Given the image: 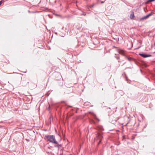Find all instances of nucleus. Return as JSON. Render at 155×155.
<instances>
[{
  "label": "nucleus",
  "mask_w": 155,
  "mask_h": 155,
  "mask_svg": "<svg viewBox=\"0 0 155 155\" xmlns=\"http://www.w3.org/2000/svg\"><path fill=\"white\" fill-rule=\"evenodd\" d=\"M83 15H84V16H85V15H86V13H84H84H83Z\"/></svg>",
  "instance_id": "nucleus-15"
},
{
  "label": "nucleus",
  "mask_w": 155,
  "mask_h": 155,
  "mask_svg": "<svg viewBox=\"0 0 155 155\" xmlns=\"http://www.w3.org/2000/svg\"><path fill=\"white\" fill-rule=\"evenodd\" d=\"M127 82L128 83H130V81H128V80H127Z\"/></svg>",
  "instance_id": "nucleus-17"
},
{
  "label": "nucleus",
  "mask_w": 155,
  "mask_h": 155,
  "mask_svg": "<svg viewBox=\"0 0 155 155\" xmlns=\"http://www.w3.org/2000/svg\"><path fill=\"white\" fill-rule=\"evenodd\" d=\"M119 53L125 56V58L127 59L129 61L134 60V59L130 57H128L125 55V51L122 49H118Z\"/></svg>",
  "instance_id": "nucleus-2"
},
{
  "label": "nucleus",
  "mask_w": 155,
  "mask_h": 155,
  "mask_svg": "<svg viewBox=\"0 0 155 155\" xmlns=\"http://www.w3.org/2000/svg\"><path fill=\"white\" fill-rule=\"evenodd\" d=\"M30 149L33 150H34H34H35V148L34 147H31V148H30Z\"/></svg>",
  "instance_id": "nucleus-12"
},
{
  "label": "nucleus",
  "mask_w": 155,
  "mask_h": 155,
  "mask_svg": "<svg viewBox=\"0 0 155 155\" xmlns=\"http://www.w3.org/2000/svg\"><path fill=\"white\" fill-rule=\"evenodd\" d=\"M91 122L92 123H93L94 124H95V122H94V121L92 120H91Z\"/></svg>",
  "instance_id": "nucleus-11"
},
{
  "label": "nucleus",
  "mask_w": 155,
  "mask_h": 155,
  "mask_svg": "<svg viewBox=\"0 0 155 155\" xmlns=\"http://www.w3.org/2000/svg\"><path fill=\"white\" fill-rule=\"evenodd\" d=\"M56 144H57L56 145H55L54 146V147H61V145H60L58 143H58H55Z\"/></svg>",
  "instance_id": "nucleus-8"
},
{
  "label": "nucleus",
  "mask_w": 155,
  "mask_h": 155,
  "mask_svg": "<svg viewBox=\"0 0 155 155\" xmlns=\"http://www.w3.org/2000/svg\"><path fill=\"white\" fill-rule=\"evenodd\" d=\"M48 110L49 111L50 110V106H49L48 108Z\"/></svg>",
  "instance_id": "nucleus-16"
},
{
  "label": "nucleus",
  "mask_w": 155,
  "mask_h": 155,
  "mask_svg": "<svg viewBox=\"0 0 155 155\" xmlns=\"http://www.w3.org/2000/svg\"><path fill=\"white\" fill-rule=\"evenodd\" d=\"M89 113L93 116L94 118L98 120V121L100 120H99L97 117L96 115L94 113L91 112H89Z\"/></svg>",
  "instance_id": "nucleus-6"
},
{
  "label": "nucleus",
  "mask_w": 155,
  "mask_h": 155,
  "mask_svg": "<svg viewBox=\"0 0 155 155\" xmlns=\"http://www.w3.org/2000/svg\"><path fill=\"white\" fill-rule=\"evenodd\" d=\"M153 1H154V0H148V1H147V2H146V3H149L150 2H153Z\"/></svg>",
  "instance_id": "nucleus-9"
},
{
  "label": "nucleus",
  "mask_w": 155,
  "mask_h": 155,
  "mask_svg": "<svg viewBox=\"0 0 155 155\" xmlns=\"http://www.w3.org/2000/svg\"><path fill=\"white\" fill-rule=\"evenodd\" d=\"M139 55H140L141 57L144 58H146L147 57H150L152 56V55L149 54H143L142 53H139Z\"/></svg>",
  "instance_id": "nucleus-5"
},
{
  "label": "nucleus",
  "mask_w": 155,
  "mask_h": 155,
  "mask_svg": "<svg viewBox=\"0 0 155 155\" xmlns=\"http://www.w3.org/2000/svg\"><path fill=\"white\" fill-rule=\"evenodd\" d=\"M154 0V1H155V0Z\"/></svg>",
  "instance_id": "nucleus-21"
},
{
  "label": "nucleus",
  "mask_w": 155,
  "mask_h": 155,
  "mask_svg": "<svg viewBox=\"0 0 155 155\" xmlns=\"http://www.w3.org/2000/svg\"><path fill=\"white\" fill-rule=\"evenodd\" d=\"M104 2H103V1H101V3H104Z\"/></svg>",
  "instance_id": "nucleus-18"
},
{
  "label": "nucleus",
  "mask_w": 155,
  "mask_h": 155,
  "mask_svg": "<svg viewBox=\"0 0 155 155\" xmlns=\"http://www.w3.org/2000/svg\"><path fill=\"white\" fill-rule=\"evenodd\" d=\"M44 139L47 140V141L53 143H58V142L55 139V136L53 135H46L45 136Z\"/></svg>",
  "instance_id": "nucleus-1"
},
{
  "label": "nucleus",
  "mask_w": 155,
  "mask_h": 155,
  "mask_svg": "<svg viewBox=\"0 0 155 155\" xmlns=\"http://www.w3.org/2000/svg\"><path fill=\"white\" fill-rule=\"evenodd\" d=\"M154 13L153 12H151L150 14H148L147 15L144 16L141 18V20H143L144 19H147L150 16L152 15L153 14H154Z\"/></svg>",
  "instance_id": "nucleus-4"
},
{
  "label": "nucleus",
  "mask_w": 155,
  "mask_h": 155,
  "mask_svg": "<svg viewBox=\"0 0 155 155\" xmlns=\"http://www.w3.org/2000/svg\"><path fill=\"white\" fill-rule=\"evenodd\" d=\"M130 18L133 19L134 17V12H133L130 15Z\"/></svg>",
  "instance_id": "nucleus-7"
},
{
  "label": "nucleus",
  "mask_w": 155,
  "mask_h": 155,
  "mask_svg": "<svg viewBox=\"0 0 155 155\" xmlns=\"http://www.w3.org/2000/svg\"><path fill=\"white\" fill-rule=\"evenodd\" d=\"M55 34H57V33H56V32H55Z\"/></svg>",
  "instance_id": "nucleus-20"
},
{
  "label": "nucleus",
  "mask_w": 155,
  "mask_h": 155,
  "mask_svg": "<svg viewBox=\"0 0 155 155\" xmlns=\"http://www.w3.org/2000/svg\"><path fill=\"white\" fill-rule=\"evenodd\" d=\"M113 47L114 48H115L116 49H117V50L118 51V52L119 53V50H118V49H120L119 48H118L117 47L115 46H113Z\"/></svg>",
  "instance_id": "nucleus-10"
},
{
  "label": "nucleus",
  "mask_w": 155,
  "mask_h": 155,
  "mask_svg": "<svg viewBox=\"0 0 155 155\" xmlns=\"http://www.w3.org/2000/svg\"><path fill=\"white\" fill-rule=\"evenodd\" d=\"M88 103V102H86L85 103Z\"/></svg>",
  "instance_id": "nucleus-19"
},
{
  "label": "nucleus",
  "mask_w": 155,
  "mask_h": 155,
  "mask_svg": "<svg viewBox=\"0 0 155 155\" xmlns=\"http://www.w3.org/2000/svg\"><path fill=\"white\" fill-rule=\"evenodd\" d=\"M96 137H97V140H99V141L98 143V144H99L101 142V141L102 140L103 137L102 136V135L101 134H97Z\"/></svg>",
  "instance_id": "nucleus-3"
},
{
  "label": "nucleus",
  "mask_w": 155,
  "mask_h": 155,
  "mask_svg": "<svg viewBox=\"0 0 155 155\" xmlns=\"http://www.w3.org/2000/svg\"><path fill=\"white\" fill-rule=\"evenodd\" d=\"M94 6V4H93L92 5H90V8H92V7H93Z\"/></svg>",
  "instance_id": "nucleus-14"
},
{
  "label": "nucleus",
  "mask_w": 155,
  "mask_h": 155,
  "mask_svg": "<svg viewBox=\"0 0 155 155\" xmlns=\"http://www.w3.org/2000/svg\"><path fill=\"white\" fill-rule=\"evenodd\" d=\"M4 0H2L0 1V5H1L2 3V2L3 1H4Z\"/></svg>",
  "instance_id": "nucleus-13"
}]
</instances>
